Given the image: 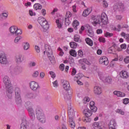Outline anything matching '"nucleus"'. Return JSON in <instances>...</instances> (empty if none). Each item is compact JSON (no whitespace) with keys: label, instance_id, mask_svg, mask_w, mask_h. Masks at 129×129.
<instances>
[{"label":"nucleus","instance_id":"nucleus-20","mask_svg":"<svg viewBox=\"0 0 129 129\" xmlns=\"http://www.w3.org/2000/svg\"><path fill=\"white\" fill-rule=\"evenodd\" d=\"M113 94H114V95H116V96H118L120 97H124V96H125V94L120 91H114L113 92Z\"/></svg>","mask_w":129,"mask_h":129},{"label":"nucleus","instance_id":"nucleus-1","mask_svg":"<svg viewBox=\"0 0 129 129\" xmlns=\"http://www.w3.org/2000/svg\"><path fill=\"white\" fill-rule=\"evenodd\" d=\"M92 20L93 21L92 24L94 27H96L97 25L101 26L102 25L101 24H103V25H107L108 24V18L106 14L104 12L101 14V16L100 15L92 16Z\"/></svg>","mask_w":129,"mask_h":129},{"label":"nucleus","instance_id":"nucleus-25","mask_svg":"<svg viewBox=\"0 0 129 129\" xmlns=\"http://www.w3.org/2000/svg\"><path fill=\"white\" fill-rule=\"evenodd\" d=\"M69 122L70 125H71V127H72V128H74L75 127V122H74L73 117H70Z\"/></svg>","mask_w":129,"mask_h":129},{"label":"nucleus","instance_id":"nucleus-50","mask_svg":"<svg viewBox=\"0 0 129 129\" xmlns=\"http://www.w3.org/2000/svg\"><path fill=\"white\" fill-rule=\"evenodd\" d=\"M74 39L75 42H78V41H79V40L80 39V38H79V35H75L74 36Z\"/></svg>","mask_w":129,"mask_h":129},{"label":"nucleus","instance_id":"nucleus-45","mask_svg":"<svg viewBox=\"0 0 129 129\" xmlns=\"http://www.w3.org/2000/svg\"><path fill=\"white\" fill-rule=\"evenodd\" d=\"M72 17V13H71V12H70V11H68L66 13V18L69 19V18H71Z\"/></svg>","mask_w":129,"mask_h":129},{"label":"nucleus","instance_id":"nucleus-36","mask_svg":"<svg viewBox=\"0 0 129 129\" xmlns=\"http://www.w3.org/2000/svg\"><path fill=\"white\" fill-rule=\"evenodd\" d=\"M8 16H9L8 13H3L0 15V20H2L3 17H4L5 19H8Z\"/></svg>","mask_w":129,"mask_h":129},{"label":"nucleus","instance_id":"nucleus-51","mask_svg":"<svg viewBox=\"0 0 129 129\" xmlns=\"http://www.w3.org/2000/svg\"><path fill=\"white\" fill-rule=\"evenodd\" d=\"M65 68V65L63 63H61L59 65V70L61 71H64V69Z\"/></svg>","mask_w":129,"mask_h":129},{"label":"nucleus","instance_id":"nucleus-21","mask_svg":"<svg viewBox=\"0 0 129 129\" xmlns=\"http://www.w3.org/2000/svg\"><path fill=\"white\" fill-rule=\"evenodd\" d=\"M94 92L95 94H101V88L96 86L94 88Z\"/></svg>","mask_w":129,"mask_h":129},{"label":"nucleus","instance_id":"nucleus-35","mask_svg":"<svg viewBox=\"0 0 129 129\" xmlns=\"http://www.w3.org/2000/svg\"><path fill=\"white\" fill-rule=\"evenodd\" d=\"M79 25V22L77 20H74L73 23V27L75 30H77V26Z\"/></svg>","mask_w":129,"mask_h":129},{"label":"nucleus","instance_id":"nucleus-30","mask_svg":"<svg viewBox=\"0 0 129 129\" xmlns=\"http://www.w3.org/2000/svg\"><path fill=\"white\" fill-rule=\"evenodd\" d=\"M26 98H29L30 99L35 98V96L33 93H28L25 95Z\"/></svg>","mask_w":129,"mask_h":129},{"label":"nucleus","instance_id":"nucleus-58","mask_svg":"<svg viewBox=\"0 0 129 129\" xmlns=\"http://www.w3.org/2000/svg\"><path fill=\"white\" fill-rule=\"evenodd\" d=\"M99 41L102 43H105V38L103 37H99Z\"/></svg>","mask_w":129,"mask_h":129},{"label":"nucleus","instance_id":"nucleus-62","mask_svg":"<svg viewBox=\"0 0 129 129\" xmlns=\"http://www.w3.org/2000/svg\"><path fill=\"white\" fill-rule=\"evenodd\" d=\"M35 49L37 53H40V47H39V46L36 45L35 46Z\"/></svg>","mask_w":129,"mask_h":129},{"label":"nucleus","instance_id":"nucleus-7","mask_svg":"<svg viewBox=\"0 0 129 129\" xmlns=\"http://www.w3.org/2000/svg\"><path fill=\"white\" fill-rule=\"evenodd\" d=\"M29 85L31 89H32V90H33V91H36V90H39V89L41 88V87L39 86V84L35 81L31 82L29 83Z\"/></svg>","mask_w":129,"mask_h":129},{"label":"nucleus","instance_id":"nucleus-52","mask_svg":"<svg viewBox=\"0 0 129 129\" xmlns=\"http://www.w3.org/2000/svg\"><path fill=\"white\" fill-rule=\"evenodd\" d=\"M116 112H118V113H119L120 114H121L122 115H123L124 114V112L120 109H117Z\"/></svg>","mask_w":129,"mask_h":129},{"label":"nucleus","instance_id":"nucleus-18","mask_svg":"<svg viewBox=\"0 0 129 129\" xmlns=\"http://www.w3.org/2000/svg\"><path fill=\"white\" fill-rule=\"evenodd\" d=\"M116 48V45H113V46H111L108 49V53H109L110 54H115L116 51V49H115Z\"/></svg>","mask_w":129,"mask_h":129},{"label":"nucleus","instance_id":"nucleus-34","mask_svg":"<svg viewBox=\"0 0 129 129\" xmlns=\"http://www.w3.org/2000/svg\"><path fill=\"white\" fill-rule=\"evenodd\" d=\"M117 8V9H118V10H119V11H122V10L124 9V6L123 5V4L121 3H119L118 4Z\"/></svg>","mask_w":129,"mask_h":129},{"label":"nucleus","instance_id":"nucleus-2","mask_svg":"<svg viewBox=\"0 0 129 129\" xmlns=\"http://www.w3.org/2000/svg\"><path fill=\"white\" fill-rule=\"evenodd\" d=\"M3 83L5 84V88L6 89V93L9 98H12L13 97V92H14V88L12 86V83H11V80L9 77L6 76L3 78Z\"/></svg>","mask_w":129,"mask_h":129},{"label":"nucleus","instance_id":"nucleus-6","mask_svg":"<svg viewBox=\"0 0 129 129\" xmlns=\"http://www.w3.org/2000/svg\"><path fill=\"white\" fill-rule=\"evenodd\" d=\"M99 76L100 80H102L103 82H106L107 83H108L109 84H111L112 82V79L110 77H104L103 76V75L101 74H99Z\"/></svg>","mask_w":129,"mask_h":129},{"label":"nucleus","instance_id":"nucleus-44","mask_svg":"<svg viewBox=\"0 0 129 129\" xmlns=\"http://www.w3.org/2000/svg\"><path fill=\"white\" fill-rule=\"evenodd\" d=\"M83 77V75L81 73H79L76 77H75V79H78V80L81 79Z\"/></svg>","mask_w":129,"mask_h":129},{"label":"nucleus","instance_id":"nucleus-22","mask_svg":"<svg viewBox=\"0 0 129 129\" xmlns=\"http://www.w3.org/2000/svg\"><path fill=\"white\" fill-rule=\"evenodd\" d=\"M101 126V124L100 122H95L94 123H93V127H94V129L102 128Z\"/></svg>","mask_w":129,"mask_h":129},{"label":"nucleus","instance_id":"nucleus-14","mask_svg":"<svg viewBox=\"0 0 129 129\" xmlns=\"http://www.w3.org/2000/svg\"><path fill=\"white\" fill-rule=\"evenodd\" d=\"M62 86L65 90L66 91H68V90H70V84H69V82L63 80L62 81Z\"/></svg>","mask_w":129,"mask_h":129},{"label":"nucleus","instance_id":"nucleus-27","mask_svg":"<svg viewBox=\"0 0 129 129\" xmlns=\"http://www.w3.org/2000/svg\"><path fill=\"white\" fill-rule=\"evenodd\" d=\"M85 41L86 43H87L89 46H90V47H92V46H93V41L90 38L87 37L85 39Z\"/></svg>","mask_w":129,"mask_h":129},{"label":"nucleus","instance_id":"nucleus-42","mask_svg":"<svg viewBox=\"0 0 129 129\" xmlns=\"http://www.w3.org/2000/svg\"><path fill=\"white\" fill-rule=\"evenodd\" d=\"M90 12H88V9H86L83 12V17H87L88 15H89Z\"/></svg>","mask_w":129,"mask_h":129},{"label":"nucleus","instance_id":"nucleus-41","mask_svg":"<svg viewBox=\"0 0 129 129\" xmlns=\"http://www.w3.org/2000/svg\"><path fill=\"white\" fill-rule=\"evenodd\" d=\"M104 36L107 38H110V37H112L113 36V34L110 33L108 32H106L104 33Z\"/></svg>","mask_w":129,"mask_h":129},{"label":"nucleus","instance_id":"nucleus-9","mask_svg":"<svg viewBox=\"0 0 129 129\" xmlns=\"http://www.w3.org/2000/svg\"><path fill=\"white\" fill-rule=\"evenodd\" d=\"M64 99L65 101L69 103L70 105L71 104V94H69V92L66 91L64 93Z\"/></svg>","mask_w":129,"mask_h":129},{"label":"nucleus","instance_id":"nucleus-29","mask_svg":"<svg viewBox=\"0 0 129 129\" xmlns=\"http://www.w3.org/2000/svg\"><path fill=\"white\" fill-rule=\"evenodd\" d=\"M79 63L81 64H87V65H90V62L86 58H83L79 60Z\"/></svg>","mask_w":129,"mask_h":129},{"label":"nucleus","instance_id":"nucleus-13","mask_svg":"<svg viewBox=\"0 0 129 129\" xmlns=\"http://www.w3.org/2000/svg\"><path fill=\"white\" fill-rule=\"evenodd\" d=\"M28 111V113L29 114V116L30 117V119L31 120H35V111L34 110V109H29V110H27Z\"/></svg>","mask_w":129,"mask_h":129},{"label":"nucleus","instance_id":"nucleus-64","mask_svg":"<svg viewBox=\"0 0 129 129\" xmlns=\"http://www.w3.org/2000/svg\"><path fill=\"white\" fill-rule=\"evenodd\" d=\"M125 39H126V41L127 42V43H129V34H126Z\"/></svg>","mask_w":129,"mask_h":129},{"label":"nucleus","instance_id":"nucleus-3","mask_svg":"<svg viewBox=\"0 0 129 129\" xmlns=\"http://www.w3.org/2000/svg\"><path fill=\"white\" fill-rule=\"evenodd\" d=\"M45 51L43 52L44 54L46 52L48 58L50 61L51 64H55L56 61H55V57H54V55H53V52L52 51V49H51V47L48 45H45Z\"/></svg>","mask_w":129,"mask_h":129},{"label":"nucleus","instance_id":"nucleus-16","mask_svg":"<svg viewBox=\"0 0 129 129\" xmlns=\"http://www.w3.org/2000/svg\"><path fill=\"white\" fill-rule=\"evenodd\" d=\"M95 103L94 101L90 102V109L93 112H96L97 111V107L95 106Z\"/></svg>","mask_w":129,"mask_h":129},{"label":"nucleus","instance_id":"nucleus-57","mask_svg":"<svg viewBox=\"0 0 129 129\" xmlns=\"http://www.w3.org/2000/svg\"><path fill=\"white\" fill-rule=\"evenodd\" d=\"M123 103L124 104H128L129 103V99L128 98H125L123 100Z\"/></svg>","mask_w":129,"mask_h":129},{"label":"nucleus","instance_id":"nucleus-54","mask_svg":"<svg viewBox=\"0 0 129 129\" xmlns=\"http://www.w3.org/2000/svg\"><path fill=\"white\" fill-rule=\"evenodd\" d=\"M103 7L104 8H107L108 7V4L106 1H103L102 2Z\"/></svg>","mask_w":129,"mask_h":129},{"label":"nucleus","instance_id":"nucleus-40","mask_svg":"<svg viewBox=\"0 0 129 129\" xmlns=\"http://www.w3.org/2000/svg\"><path fill=\"white\" fill-rule=\"evenodd\" d=\"M56 23L57 24V28H58V29H61V28H62V26H63V24L61 23V21H60V20H56Z\"/></svg>","mask_w":129,"mask_h":129},{"label":"nucleus","instance_id":"nucleus-15","mask_svg":"<svg viewBox=\"0 0 129 129\" xmlns=\"http://www.w3.org/2000/svg\"><path fill=\"white\" fill-rule=\"evenodd\" d=\"M17 63H22L26 60L25 56L22 54H19L16 55Z\"/></svg>","mask_w":129,"mask_h":129},{"label":"nucleus","instance_id":"nucleus-48","mask_svg":"<svg viewBox=\"0 0 129 129\" xmlns=\"http://www.w3.org/2000/svg\"><path fill=\"white\" fill-rule=\"evenodd\" d=\"M37 65V63L35 61H31L29 63V66L30 67H35Z\"/></svg>","mask_w":129,"mask_h":129},{"label":"nucleus","instance_id":"nucleus-11","mask_svg":"<svg viewBox=\"0 0 129 129\" xmlns=\"http://www.w3.org/2000/svg\"><path fill=\"white\" fill-rule=\"evenodd\" d=\"M109 129H116L115 127L116 126V122L114 119L110 120L109 123Z\"/></svg>","mask_w":129,"mask_h":129},{"label":"nucleus","instance_id":"nucleus-46","mask_svg":"<svg viewBox=\"0 0 129 129\" xmlns=\"http://www.w3.org/2000/svg\"><path fill=\"white\" fill-rule=\"evenodd\" d=\"M90 99L88 97H86L83 99V103L86 104V102H89Z\"/></svg>","mask_w":129,"mask_h":129},{"label":"nucleus","instance_id":"nucleus-56","mask_svg":"<svg viewBox=\"0 0 129 129\" xmlns=\"http://www.w3.org/2000/svg\"><path fill=\"white\" fill-rule=\"evenodd\" d=\"M121 28H122V29H123V28L127 29V28H128V25H127V24H125V23H121Z\"/></svg>","mask_w":129,"mask_h":129},{"label":"nucleus","instance_id":"nucleus-63","mask_svg":"<svg viewBox=\"0 0 129 129\" xmlns=\"http://www.w3.org/2000/svg\"><path fill=\"white\" fill-rule=\"evenodd\" d=\"M29 13L30 16H36V13H33V11H32V10H29Z\"/></svg>","mask_w":129,"mask_h":129},{"label":"nucleus","instance_id":"nucleus-31","mask_svg":"<svg viewBox=\"0 0 129 129\" xmlns=\"http://www.w3.org/2000/svg\"><path fill=\"white\" fill-rule=\"evenodd\" d=\"M15 96H21V90L19 87H16L15 89Z\"/></svg>","mask_w":129,"mask_h":129},{"label":"nucleus","instance_id":"nucleus-60","mask_svg":"<svg viewBox=\"0 0 129 129\" xmlns=\"http://www.w3.org/2000/svg\"><path fill=\"white\" fill-rule=\"evenodd\" d=\"M53 87H58V81L57 80L55 81L52 83Z\"/></svg>","mask_w":129,"mask_h":129},{"label":"nucleus","instance_id":"nucleus-4","mask_svg":"<svg viewBox=\"0 0 129 129\" xmlns=\"http://www.w3.org/2000/svg\"><path fill=\"white\" fill-rule=\"evenodd\" d=\"M36 114L37 119H38L40 122H42V123H45V122H46V117H45L44 112L41 108L36 109Z\"/></svg>","mask_w":129,"mask_h":129},{"label":"nucleus","instance_id":"nucleus-33","mask_svg":"<svg viewBox=\"0 0 129 129\" xmlns=\"http://www.w3.org/2000/svg\"><path fill=\"white\" fill-rule=\"evenodd\" d=\"M83 120L84 122H90L91 121V118H90V116H85L83 118Z\"/></svg>","mask_w":129,"mask_h":129},{"label":"nucleus","instance_id":"nucleus-59","mask_svg":"<svg viewBox=\"0 0 129 129\" xmlns=\"http://www.w3.org/2000/svg\"><path fill=\"white\" fill-rule=\"evenodd\" d=\"M78 55L79 57H82L83 56V52L82 50H81V49L78 51Z\"/></svg>","mask_w":129,"mask_h":129},{"label":"nucleus","instance_id":"nucleus-5","mask_svg":"<svg viewBox=\"0 0 129 129\" xmlns=\"http://www.w3.org/2000/svg\"><path fill=\"white\" fill-rule=\"evenodd\" d=\"M39 24H40V26L43 29L44 32H47V30L49 29V24H48V22L43 17H40L38 18V20Z\"/></svg>","mask_w":129,"mask_h":129},{"label":"nucleus","instance_id":"nucleus-10","mask_svg":"<svg viewBox=\"0 0 129 129\" xmlns=\"http://www.w3.org/2000/svg\"><path fill=\"white\" fill-rule=\"evenodd\" d=\"M85 28L87 29V35L89 36V37H93L94 36V32H93V30H92V28L90 27V26L88 24H86L85 25Z\"/></svg>","mask_w":129,"mask_h":129},{"label":"nucleus","instance_id":"nucleus-26","mask_svg":"<svg viewBox=\"0 0 129 129\" xmlns=\"http://www.w3.org/2000/svg\"><path fill=\"white\" fill-rule=\"evenodd\" d=\"M18 27H17V26H11L10 28V32L11 33V34H12V35H15V34L16 33V31L17 30Z\"/></svg>","mask_w":129,"mask_h":129},{"label":"nucleus","instance_id":"nucleus-19","mask_svg":"<svg viewBox=\"0 0 129 129\" xmlns=\"http://www.w3.org/2000/svg\"><path fill=\"white\" fill-rule=\"evenodd\" d=\"M83 113L85 116H91L92 115V111L89 109H86L84 110Z\"/></svg>","mask_w":129,"mask_h":129},{"label":"nucleus","instance_id":"nucleus-49","mask_svg":"<svg viewBox=\"0 0 129 129\" xmlns=\"http://www.w3.org/2000/svg\"><path fill=\"white\" fill-rule=\"evenodd\" d=\"M58 50L60 51L59 53V56H63V55H64V52H63V50L60 47L58 48Z\"/></svg>","mask_w":129,"mask_h":129},{"label":"nucleus","instance_id":"nucleus-61","mask_svg":"<svg viewBox=\"0 0 129 129\" xmlns=\"http://www.w3.org/2000/svg\"><path fill=\"white\" fill-rule=\"evenodd\" d=\"M124 62L126 64H127V63H129V56H126L124 59Z\"/></svg>","mask_w":129,"mask_h":129},{"label":"nucleus","instance_id":"nucleus-23","mask_svg":"<svg viewBox=\"0 0 129 129\" xmlns=\"http://www.w3.org/2000/svg\"><path fill=\"white\" fill-rule=\"evenodd\" d=\"M28 124H27V120L26 119H23L22 122L21 124L20 129H27V126Z\"/></svg>","mask_w":129,"mask_h":129},{"label":"nucleus","instance_id":"nucleus-24","mask_svg":"<svg viewBox=\"0 0 129 129\" xmlns=\"http://www.w3.org/2000/svg\"><path fill=\"white\" fill-rule=\"evenodd\" d=\"M25 106L27 110H29V109H32V108H33L32 107V106H33V104L30 101H27L25 103Z\"/></svg>","mask_w":129,"mask_h":129},{"label":"nucleus","instance_id":"nucleus-32","mask_svg":"<svg viewBox=\"0 0 129 129\" xmlns=\"http://www.w3.org/2000/svg\"><path fill=\"white\" fill-rule=\"evenodd\" d=\"M69 53L70 55L73 57H76V56H77V52L75 49H71L70 50Z\"/></svg>","mask_w":129,"mask_h":129},{"label":"nucleus","instance_id":"nucleus-28","mask_svg":"<svg viewBox=\"0 0 129 129\" xmlns=\"http://www.w3.org/2000/svg\"><path fill=\"white\" fill-rule=\"evenodd\" d=\"M15 101L17 104H22V98L21 96H15Z\"/></svg>","mask_w":129,"mask_h":129},{"label":"nucleus","instance_id":"nucleus-8","mask_svg":"<svg viewBox=\"0 0 129 129\" xmlns=\"http://www.w3.org/2000/svg\"><path fill=\"white\" fill-rule=\"evenodd\" d=\"M99 64H102L105 65V66H107L109 61H108V58L106 56H102L99 59Z\"/></svg>","mask_w":129,"mask_h":129},{"label":"nucleus","instance_id":"nucleus-53","mask_svg":"<svg viewBox=\"0 0 129 129\" xmlns=\"http://www.w3.org/2000/svg\"><path fill=\"white\" fill-rule=\"evenodd\" d=\"M21 39H22V36H21L16 37L14 40L15 43H18V42H19V41H20Z\"/></svg>","mask_w":129,"mask_h":129},{"label":"nucleus","instance_id":"nucleus-39","mask_svg":"<svg viewBox=\"0 0 129 129\" xmlns=\"http://www.w3.org/2000/svg\"><path fill=\"white\" fill-rule=\"evenodd\" d=\"M23 33L22 30L21 29H19L18 28L16 29V32H15V36H21V34Z\"/></svg>","mask_w":129,"mask_h":129},{"label":"nucleus","instance_id":"nucleus-12","mask_svg":"<svg viewBox=\"0 0 129 129\" xmlns=\"http://www.w3.org/2000/svg\"><path fill=\"white\" fill-rule=\"evenodd\" d=\"M7 57L5 56V54L0 52V63L1 64H7Z\"/></svg>","mask_w":129,"mask_h":129},{"label":"nucleus","instance_id":"nucleus-38","mask_svg":"<svg viewBox=\"0 0 129 129\" xmlns=\"http://www.w3.org/2000/svg\"><path fill=\"white\" fill-rule=\"evenodd\" d=\"M34 9L37 10H42V5L40 4H36L34 5Z\"/></svg>","mask_w":129,"mask_h":129},{"label":"nucleus","instance_id":"nucleus-43","mask_svg":"<svg viewBox=\"0 0 129 129\" xmlns=\"http://www.w3.org/2000/svg\"><path fill=\"white\" fill-rule=\"evenodd\" d=\"M64 19V24L66 26H69V25H70V20H69V18H66V17H65Z\"/></svg>","mask_w":129,"mask_h":129},{"label":"nucleus","instance_id":"nucleus-47","mask_svg":"<svg viewBox=\"0 0 129 129\" xmlns=\"http://www.w3.org/2000/svg\"><path fill=\"white\" fill-rule=\"evenodd\" d=\"M29 48H30V44H29L28 42H26L24 46V49L25 50H28Z\"/></svg>","mask_w":129,"mask_h":129},{"label":"nucleus","instance_id":"nucleus-17","mask_svg":"<svg viewBox=\"0 0 129 129\" xmlns=\"http://www.w3.org/2000/svg\"><path fill=\"white\" fill-rule=\"evenodd\" d=\"M120 76L121 78L126 79V78H128V73L125 71H122L120 73Z\"/></svg>","mask_w":129,"mask_h":129},{"label":"nucleus","instance_id":"nucleus-37","mask_svg":"<svg viewBox=\"0 0 129 129\" xmlns=\"http://www.w3.org/2000/svg\"><path fill=\"white\" fill-rule=\"evenodd\" d=\"M71 48L73 49H76L77 48V43L75 42H71L70 43Z\"/></svg>","mask_w":129,"mask_h":129},{"label":"nucleus","instance_id":"nucleus-55","mask_svg":"<svg viewBox=\"0 0 129 129\" xmlns=\"http://www.w3.org/2000/svg\"><path fill=\"white\" fill-rule=\"evenodd\" d=\"M33 77H38L39 76V72L38 71H36L33 73L32 75Z\"/></svg>","mask_w":129,"mask_h":129}]
</instances>
